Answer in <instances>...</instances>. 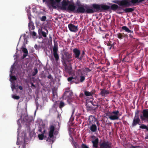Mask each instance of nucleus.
I'll list each match as a JSON object with an SVG mask.
<instances>
[{
    "label": "nucleus",
    "instance_id": "1",
    "mask_svg": "<svg viewBox=\"0 0 148 148\" xmlns=\"http://www.w3.org/2000/svg\"><path fill=\"white\" fill-rule=\"evenodd\" d=\"M93 9H90L87 5H84L77 7L75 12L77 13L82 14L86 13L87 14L93 13L95 12L98 11H101L105 10H108L110 8V6L103 4H93L92 5Z\"/></svg>",
    "mask_w": 148,
    "mask_h": 148
},
{
    "label": "nucleus",
    "instance_id": "2",
    "mask_svg": "<svg viewBox=\"0 0 148 148\" xmlns=\"http://www.w3.org/2000/svg\"><path fill=\"white\" fill-rule=\"evenodd\" d=\"M142 2L141 0H121L119 1L117 3L120 6L127 7Z\"/></svg>",
    "mask_w": 148,
    "mask_h": 148
},
{
    "label": "nucleus",
    "instance_id": "3",
    "mask_svg": "<svg viewBox=\"0 0 148 148\" xmlns=\"http://www.w3.org/2000/svg\"><path fill=\"white\" fill-rule=\"evenodd\" d=\"M62 52L61 53V58L64 62H70L72 61V60L71 59L72 56L71 52L68 51L65 49H64Z\"/></svg>",
    "mask_w": 148,
    "mask_h": 148
},
{
    "label": "nucleus",
    "instance_id": "4",
    "mask_svg": "<svg viewBox=\"0 0 148 148\" xmlns=\"http://www.w3.org/2000/svg\"><path fill=\"white\" fill-rule=\"evenodd\" d=\"M119 112L118 110L112 112L111 114L109 115V118L112 120H118L120 116L119 115Z\"/></svg>",
    "mask_w": 148,
    "mask_h": 148
},
{
    "label": "nucleus",
    "instance_id": "5",
    "mask_svg": "<svg viewBox=\"0 0 148 148\" xmlns=\"http://www.w3.org/2000/svg\"><path fill=\"white\" fill-rule=\"evenodd\" d=\"M22 117V116H21L20 119L22 123L23 124H25L27 125H28V124L32 121L33 120L32 117L29 116L27 115L25 116L23 119Z\"/></svg>",
    "mask_w": 148,
    "mask_h": 148
},
{
    "label": "nucleus",
    "instance_id": "6",
    "mask_svg": "<svg viewBox=\"0 0 148 148\" xmlns=\"http://www.w3.org/2000/svg\"><path fill=\"white\" fill-rule=\"evenodd\" d=\"M39 38H40L42 36L44 38L47 37V35L48 34V31L47 29H39L38 30Z\"/></svg>",
    "mask_w": 148,
    "mask_h": 148
},
{
    "label": "nucleus",
    "instance_id": "7",
    "mask_svg": "<svg viewBox=\"0 0 148 148\" xmlns=\"http://www.w3.org/2000/svg\"><path fill=\"white\" fill-rule=\"evenodd\" d=\"M143 115H141L140 118L142 120L148 122V110L144 109L142 112Z\"/></svg>",
    "mask_w": 148,
    "mask_h": 148
},
{
    "label": "nucleus",
    "instance_id": "8",
    "mask_svg": "<svg viewBox=\"0 0 148 148\" xmlns=\"http://www.w3.org/2000/svg\"><path fill=\"white\" fill-rule=\"evenodd\" d=\"M112 144L108 141H103L99 143L100 148H111Z\"/></svg>",
    "mask_w": 148,
    "mask_h": 148
},
{
    "label": "nucleus",
    "instance_id": "9",
    "mask_svg": "<svg viewBox=\"0 0 148 148\" xmlns=\"http://www.w3.org/2000/svg\"><path fill=\"white\" fill-rule=\"evenodd\" d=\"M140 120L139 116L135 115L133 119L131 126L132 127H133L136 126L137 125H140Z\"/></svg>",
    "mask_w": 148,
    "mask_h": 148
},
{
    "label": "nucleus",
    "instance_id": "10",
    "mask_svg": "<svg viewBox=\"0 0 148 148\" xmlns=\"http://www.w3.org/2000/svg\"><path fill=\"white\" fill-rule=\"evenodd\" d=\"M111 9L114 10H118L120 11L119 12H118L117 13L119 14H121L122 13L124 12V11H122V7L121 6H119L115 4H113L111 6Z\"/></svg>",
    "mask_w": 148,
    "mask_h": 148
},
{
    "label": "nucleus",
    "instance_id": "11",
    "mask_svg": "<svg viewBox=\"0 0 148 148\" xmlns=\"http://www.w3.org/2000/svg\"><path fill=\"white\" fill-rule=\"evenodd\" d=\"M68 27L69 30L71 32H75L78 30V26H75L72 24H69Z\"/></svg>",
    "mask_w": 148,
    "mask_h": 148
},
{
    "label": "nucleus",
    "instance_id": "12",
    "mask_svg": "<svg viewBox=\"0 0 148 148\" xmlns=\"http://www.w3.org/2000/svg\"><path fill=\"white\" fill-rule=\"evenodd\" d=\"M73 51L74 53V56L75 58H77L79 61V56L80 54V51L77 48H75L73 49Z\"/></svg>",
    "mask_w": 148,
    "mask_h": 148
},
{
    "label": "nucleus",
    "instance_id": "13",
    "mask_svg": "<svg viewBox=\"0 0 148 148\" xmlns=\"http://www.w3.org/2000/svg\"><path fill=\"white\" fill-rule=\"evenodd\" d=\"M55 129V127L53 125H50L49 127V136L50 138H53V133Z\"/></svg>",
    "mask_w": 148,
    "mask_h": 148
},
{
    "label": "nucleus",
    "instance_id": "14",
    "mask_svg": "<svg viewBox=\"0 0 148 148\" xmlns=\"http://www.w3.org/2000/svg\"><path fill=\"white\" fill-rule=\"evenodd\" d=\"M76 7L75 5V4L73 2L71 4L69 5L66 9L69 10L71 11H74L76 8Z\"/></svg>",
    "mask_w": 148,
    "mask_h": 148
},
{
    "label": "nucleus",
    "instance_id": "15",
    "mask_svg": "<svg viewBox=\"0 0 148 148\" xmlns=\"http://www.w3.org/2000/svg\"><path fill=\"white\" fill-rule=\"evenodd\" d=\"M117 38L120 40L122 39L123 38H127L128 35L127 34H125L124 33H119L117 34Z\"/></svg>",
    "mask_w": 148,
    "mask_h": 148
},
{
    "label": "nucleus",
    "instance_id": "16",
    "mask_svg": "<svg viewBox=\"0 0 148 148\" xmlns=\"http://www.w3.org/2000/svg\"><path fill=\"white\" fill-rule=\"evenodd\" d=\"M96 91L95 90H93L90 92L85 90L84 91V94L86 96H92L95 94Z\"/></svg>",
    "mask_w": 148,
    "mask_h": 148
},
{
    "label": "nucleus",
    "instance_id": "17",
    "mask_svg": "<svg viewBox=\"0 0 148 148\" xmlns=\"http://www.w3.org/2000/svg\"><path fill=\"white\" fill-rule=\"evenodd\" d=\"M101 91L99 95L102 96L104 97L109 93L108 90H106L105 89H101L100 90Z\"/></svg>",
    "mask_w": 148,
    "mask_h": 148
},
{
    "label": "nucleus",
    "instance_id": "18",
    "mask_svg": "<svg viewBox=\"0 0 148 148\" xmlns=\"http://www.w3.org/2000/svg\"><path fill=\"white\" fill-rule=\"evenodd\" d=\"M58 50H53V55L56 62L59 60V57L58 54L57 53Z\"/></svg>",
    "mask_w": 148,
    "mask_h": 148
},
{
    "label": "nucleus",
    "instance_id": "19",
    "mask_svg": "<svg viewBox=\"0 0 148 148\" xmlns=\"http://www.w3.org/2000/svg\"><path fill=\"white\" fill-rule=\"evenodd\" d=\"M93 144V146L95 148H97L98 147L99 145V139L97 138L94 140L92 141Z\"/></svg>",
    "mask_w": 148,
    "mask_h": 148
},
{
    "label": "nucleus",
    "instance_id": "20",
    "mask_svg": "<svg viewBox=\"0 0 148 148\" xmlns=\"http://www.w3.org/2000/svg\"><path fill=\"white\" fill-rule=\"evenodd\" d=\"M67 5L68 4L66 0H63L62 2L61 9L63 10H66V7Z\"/></svg>",
    "mask_w": 148,
    "mask_h": 148
},
{
    "label": "nucleus",
    "instance_id": "21",
    "mask_svg": "<svg viewBox=\"0 0 148 148\" xmlns=\"http://www.w3.org/2000/svg\"><path fill=\"white\" fill-rule=\"evenodd\" d=\"M88 119L90 124H91L95 121L97 120V119L95 118V116L92 115L89 116Z\"/></svg>",
    "mask_w": 148,
    "mask_h": 148
},
{
    "label": "nucleus",
    "instance_id": "22",
    "mask_svg": "<svg viewBox=\"0 0 148 148\" xmlns=\"http://www.w3.org/2000/svg\"><path fill=\"white\" fill-rule=\"evenodd\" d=\"M65 69L66 71L68 73H70L72 69L71 65V64H69L68 65H66L65 66Z\"/></svg>",
    "mask_w": 148,
    "mask_h": 148
},
{
    "label": "nucleus",
    "instance_id": "23",
    "mask_svg": "<svg viewBox=\"0 0 148 148\" xmlns=\"http://www.w3.org/2000/svg\"><path fill=\"white\" fill-rule=\"evenodd\" d=\"M123 30H124L125 32L128 33L133 34V31L129 29L126 26H123L121 28Z\"/></svg>",
    "mask_w": 148,
    "mask_h": 148
},
{
    "label": "nucleus",
    "instance_id": "24",
    "mask_svg": "<svg viewBox=\"0 0 148 148\" xmlns=\"http://www.w3.org/2000/svg\"><path fill=\"white\" fill-rule=\"evenodd\" d=\"M22 50L24 53L23 56V58H24L27 56L28 54V51L26 48L24 47L23 48Z\"/></svg>",
    "mask_w": 148,
    "mask_h": 148
},
{
    "label": "nucleus",
    "instance_id": "25",
    "mask_svg": "<svg viewBox=\"0 0 148 148\" xmlns=\"http://www.w3.org/2000/svg\"><path fill=\"white\" fill-rule=\"evenodd\" d=\"M28 27L29 30H34L35 29V27L34 26V23L32 21L29 22L28 24Z\"/></svg>",
    "mask_w": 148,
    "mask_h": 148
},
{
    "label": "nucleus",
    "instance_id": "26",
    "mask_svg": "<svg viewBox=\"0 0 148 148\" xmlns=\"http://www.w3.org/2000/svg\"><path fill=\"white\" fill-rule=\"evenodd\" d=\"M134 10V9L132 8H127L124 9L122 8V10L124 11L126 13L131 12L133 11Z\"/></svg>",
    "mask_w": 148,
    "mask_h": 148
},
{
    "label": "nucleus",
    "instance_id": "27",
    "mask_svg": "<svg viewBox=\"0 0 148 148\" xmlns=\"http://www.w3.org/2000/svg\"><path fill=\"white\" fill-rule=\"evenodd\" d=\"M90 130L92 132H95L97 130V126L95 124H92L90 127Z\"/></svg>",
    "mask_w": 148,
    "mask_h": 148
},
{
    "label": "nucleus",
    "instance_id": "28",
    "mask_svg": "<svg viewBox=\"0 0 148 148\" xmlns=\"http://www.w3.org/2000/svg\"><path fill=\"white\" fill-rule=\"evenodd\" d=\"M54 45L53 48V50H58V44L55 40H53Z\"/></svg>",
    "mask_w": 148,
    "mask_h": 148
},
{
    "label": "nucleus",
    "instance_id": "29",
    "mask_svg": "<svg viewBox=\"0 0 148 148\" xmlns=\"http://www.w3.org/2000/svg\"><path fill=\"white\" fill-rule=\"evenodd\" d=\"M45 132V130L43 131V133L41 134H39L38 135V137L40 140H42L44 138V134Z\"/></svg>",
    "mask_w": 148,
    "mask_h": 148
},
{
    "label": "nucleus",
    "instance_id": "30",
    "mask_svg": "<svg viewBox=\"0 0 148 148\" xmlns=\"http://www.w3.org/2000/svg\"><path fill=\"white\" fill-rule=\"evenodd\" d=\"M65 104L63 101H60V102L59 105V108L60 109H62V108L65 106Z\"/></svg>",
    "mask_w": 148,
    "mask_h": 148
},
{
    "label": "nucleus",
    "instance_id": "31",
    "mask_svg": "<svg viewBox=\"0 0 148 148\" xmlns=\"http://www.w3.org/2000/svg\"><path fill=\"white\" fill-rule=\"evenodd\" d=\"M140 128L142 129H145L147 130H148V127L146 126L144 124L141 125L139 127Z\"/></svg>",
    "mask_w": 148,
    "mask_h": 148
},
{
    "label": "nucleus",
    "instance_id": "32",
    "mask_svg": "<svg viewBox=\"0 0 148 148\" xmlns=\"http://www.w3.org/2000/svg\"><path fill=\"white\" fill-rule=\"evenodd\" d=\"M34 71L33 72L32 74V76H35L38 72V70L36 68H34Z\"/></svg>",
    "mask_w": 148,
    "mask_h": 148
},
{
    "label": "nucleus",
    "instance_id": "33",
    "mask_svg": "<svg viewBox=\"0 0 148 148\" xmlns=\"http://www.w3.org/2000/svg\"><path fill=\"white\" fill-rule=\"evenodd\" d=\"M67 93H69L70 95V92L69 91H66L64 93L63 95L62 96L63 99H66V95Z\"/></svg>",
    "mask_w": 148,
    "mask_h": 148
},
{
    "label": "nucleus",
    "instance_id": "34",
    "mask_svg": "<svg viewBox=\"0 0 148 148\" xmlns=\"http://www.w3.org/2000/svg\"><path fill=\"white\" fill-rule=\"evenodd\" d=\"M85 56V51H82L81 54V56H80L79 61H82L83 58Z\"/></svg>",
    "mask_w": 148,
    "mask_h": 148
},
{
    "label": "nucleus",
    "instance_id": "35",
    "mask_svg": "<svg viewBox=\"0 0 148 148\" xmlns=\"http://www.w3.org/2000/svg\"><path fill=\"white\" fill-rule=\"evenodd\" d=\"M80 77V82H83L85 80V77L83 75H81Z\"/></svg>",
    "mask_w": 148,
    "mask_h": 148
},
{
    "label": "nucleus",
    "instance_id": "36",
    "mask_svg": "<svg viewBox=\"0 0 148 148\" xmlns=\"http://www.w3.org/2000/svg\"><path fill=\"white\" fill-rule=\"evenodd\" d=\"M87 110H88L91 111L95 110V108H94L93 107L90 106H89L88 105H87Z\"/></svg>",
    "mask_w": 148,
    "mask_h": 148
},
{
    "label": "nucleus",
    "instance_id": "37",
    "mask_svg": "<svg viewBox=\"0 0 148 148\" xmlns=\"http://www.w3.org/2000/svg\"><path fill=\"white\" fill-rule=\"evenodd\" d=\"M32 35L33 37L34 38H36L37 37V34L34 31L32 32Z\"/></svg>",
    "mask_w": 148,
    "mask_h": 148
},
{
    "label": "nucleus",
    "instance_id": "38",
    "mask_svg": "<svg viewBox=\"0 0 148 148\" xmlns=\"http://www.w3.org/2000/svg\"><path fill=\"white\" fill-rule=\"evenodd\" d=\"M76 4L78 7L82 5L81 2L79 0H77L76 2Z\"/></svg>",
    "mask_w": 148,
    "mask_h": 148
},
{
    "label": "nucleus",
    "instance_id": "39",
    "mask_svg": "<svg viewBox=\"0 0 148 148\" xmlns=\"http://www.w3.org/2000/svg\"><path fill=\"white\" fill-rule=\"evenodd\" d=\"M75 78L73 77H69L67 78V80L69 82H73V79H74Z\"/></svg>",
    "mask_w": 148,
    "mask_h": 148
},
{
    "label": "nucleus",
    "instance_id": "40",
    "mask_svg": "<svg viewBox=\"0 0 148 148\" xmlns=\"http://www.w3.org/2000/svg\"><path fill=\"white\" fill-rule=\"evenodd\" d=\"M10 79L11 81H14L16 79V78L15 76H10Z\"/></svg>",
    "mask_w": 148,
    "mask_h": 148
},
{
    "label": "nucleus",
    "instance_id": "41",
    "mask_svg": "<svg viewBox=\"0 0 148 148\" xmlns=\"http://www.w3.org/2000/svg\"><path fill=\"white\" fill-rule=\"evenodd\" d=\"M47 17L45 16H43L40 18V20L42 21H46Z\"/></svg>",
    "mask_w": 148,
    "mask_h": 148
},
{
    "label": "nucleus",
    "instance_id": "42",
    "mask_svg": "<svg viewBox=\"0 0 148 148\" xmlns=\"http://www.w3.org/2000/svg\"><path fill=\"white\" fill-rule=\"evenodd\" d=\"M12 97L13 99L17 100L18 99L20 98V97L19 96L15 95H13L12 96Z\"/></svg>",
    "mask_w": 148,
    "mask_h": 148
},
{
    "label": "nucleus",
    "instance_id": "43",
    "mask_svg": "<svg viewBox=\"0 0 148 148\" xmlns=\"http://www.w3.org/2000/svg\"><path fill=\"white\" fill-rule=\"evenodd\" d=\"M51 138H50V137H48L47 138V140L46 141L47 142H48L49 143H51V142H52V143H53V141L51 139Z\"/></svg>",
    "mask_w": 148,
    "mask_h": 148
},
{
    "label": "nucleus",
    "instance_id": "44",
    "mask_svg": "<svg viewBox=\"0 0 148 148\" xmlns=\"http://www.w3.org/2000/svg\"><path fill=\"white\" fill-rule=\"evenodd\" d=\"M92 104L93 105V106H96V107L95 108V109L97 108L98 107V105L96 103H94L93 102H92Z\"/></svg>",
    "mask_w": 148,
    "mask_h": 148
},
{
    "label": "nucleus",
    "instance_id": "45",
    "mask_svg": "<svg viewBox=\"0 0 148 148\" xmlns=\"http://www.w3.org/2000/svg\"><path fill=\"white\" fill-rule=\"evenodd\" d=\"M11 88L12 89V90L13 91L14 89H16V86H15V83H13L12 84V85L11 87Z\"/></svg>",
    "mask_w": 148,
    "mask_h": 148
},
{
    "label": "nucleus",
    "instance_id": "46",
    "mask_svg": "<svg viewBox=\"0 0 148 148\" xmlns=\"http://www.w3.org/2000/svg\"><path fill=\"white\" fill-rule=\"evenodd\" d=\"M74 148H80L79 145L76 143L74 144Z\"/></svg>",
    "mask_w": 148,
    "mask_h": 148
},
{
    "label": "nucleus",
    "instance_id": "47",
    "mask_svg": "<svg viewBox=\"0 0 148 148\" xmlns=\"http://www.w3.org/2000/svg\"><path fill=\"white\" fill-rule=\"evenodd\" d=\"M117 85L118 86V87L120 88L121 86V84H120V80L119 79H118V82L117 84Z\"/></svg>",
    "mask_w": 148,
    "mask_h": 148
},
{
    "label": "nucleus",
    "instance_id": "48",
    "mask_svg": "<svg viewBox=\"0 0 148 148\" xmlns=\"http://www.w3.org/2000/svg\"><path fill=\"white\" fill-rule=\"evenodd\" d=\"M47 78L49 79H51L52 78L51 75V74L47 76Z\"/></svg>",
    "mask_w": 148,
    "mask_h": 148
},
{
    "label": "nucleus",
    "instance_id": "49",
    "mask_svg": "<svg viewBox=\"0 0 148 148\" xmlns=\"http://www.w3.org/2000/svg\"><path fill=\"white\" fill-rule=\"evenodd\" d=\"M95 121L96 122V124L97 125V126L98 127L100 125V124L99 123V121H98L97 119V120Z\"/></svg>",
    "mask_w": 148,
    "mask_h": 148
},
{
    "label": "nucleus",
    "instance_id": "50",
    "mask_svg": "<svg viewBox=\"0 0 148 148\" xmlns=\"http://www.w3.org/2000/svg\"><path fill=\"white\" fill-rule=\"evenodd\" d=\"M132 34H129V36L130 38H133V36Z\"/></svg>",
    "mask_w": 148,
    "mask_h": 148
},
{
    "label": "nucleus",
    "instance_id": "51",
    "mask_svg": "<svg viewBox=\"0 0 148 148\" xmlns=\"http://www.w3.org/2000/svg\"><path fill=\"white\" fill-rule=\"evenodd\" d=\"M114 47V45H112V46H109V47H108V49L109 50H110L112 49V47H113V48Z\"/></svg>",
    "mask_w": 148,
    "mask_h": 148
},
{
    "label": "nucleus",
    "instance_id": "52",
    "mask_svg": "<svg viewBox=\"0 0 148 148\" xmlns=\"http://www.w3.org/2000/svg\"><path fill=\"white\" fill-rule=\"evenodd\" d=\"M50 1H51V4H55V3L54 1V0H50Z\"/></svg>",
    "mask_w": 148,
    "mask_h": 148
},
{
    "label": "nucleus",
    "instance_id": "53",
    "mask_svg": "<svg viewBox=\"0 0 148 148\" xmlns=\"http://www.w3.org/2000/svg\"><path fill=\"white\" fill-rule=\"evenodd\" d=\"M139 113V111L138 110L137 111V112H136L135 115L136 116H138V114Z\"/></svg>",
    "mask_w": 148,
    "mask_h": 148
},
{
    "label": "nucleus",
    "instance_id": "54",
    "mask_svg": "<svg viewBox=\"0 0 148 148\" xmlns=\"http://www.w3.org/2000/svg\"><path fill=\"white\" fill-rule=\"evenodd\" d=\"M66 2L67 3L68 5L69 4L72 3H71V1H69L68 0H66Z\"/></svg>",
    "mask_w": 148,
    "mask_h": 148
},
{
    "label": "nucleus",
    "instance_id": "55",
    "mask_svg": "<svg viewBox=\"0 0 148 148\" xmlns=\"http://www.w3.org/2000/svg\"><path fill=\"white\" fill-rule=\"evenodd\" d=\"M85 69L86 71H88L90 72L91 71L90 69L88 68H86Z\"/></svg>",
    "mask_w": 148,
    "mask_h": 148
},
{
    "label": "nucleus",
    "instance_id": "56",
    "mask_svg": "<svg viewBox=\"0 0 148 148\" xmlns=\"http://www.w3.org/2000/svg\"><path fill=\"white\" fill-rule=\"evenodd\" d=\"M13 70V66H12V67H11V69L10 70V72H11V73H12Z\"/></svg>",
    "mask_w": 148,
    "mask_h": 148
},
{
    "label": "nucleus",
    "instance_id": "57",
    "mask_svg": "<svg viewBox=\"0 0 148 148\" xmlns=\"http://www.w3.org/2000/svg\"><path fill=\"white\" fill-rule=\"evenodd\" d=\"M107 46H108V47L110 46H112V45H113V44H110V43H108H108H107Z\"/></svg>",
    "mask_w": 148,
    "mask_h": 148
},
{
    "label": "nucleus",
    "instance_id": "58",
    "mask_svg": "<svg viewBox=\"0 0 148 148\" xmlns=\"http://www.w3.org/2000/svg\"><path fill=\"white\" fill-rule=\"evenodd\" d=\"M18 88L21 90L23 89L22 87L21 86H19Z\"/></svg>",
    "mask_w": 148,
    "mask_h": 148
},
{
    "label": "nucleus",
    "instance_id": "59",
    "mask_svg": "<svg viewBox=\"0 0 148 148\" xmlns=\"http://www.w3.org/2000/svg\"><path fill=\"white\" fill-rule=\"evenodd\" d=\"M61 1V0H55L56 2L57 3L60 2Z\"/></svg>",
    "mask_w": 148,
    "mask_h": 148
},
{
    "label": "nucleus",
    "instance_id": "60",
    "mask_svg": "<svg viewBox=\"0 0 148 148\" xmlns=\"http://www.w3.org/2000/svg\"><path fill=\"white\" fill-rule=\"evenodd\" d=\"M31 84L32 86H33L34 87H35V85L32 82L31 83Z\"/></svg>",
    "mask_w": 148,
    "mask_h": 148
},
{
    "label": "nucleus",
    "instance_id": "61",
    "mask_svg": "<svg viewBox=\"0 0 148 148\" xmlns=\"http://www.w3.org/2000/svg\"><path fill=\"white\" fill-rule=\"evenodd\" d=\"M145 139H148V134L146 135V136L145 138Z\"/></svg>",
    "mask_w": 148,
    "mask_h": 148
},
{
    "label": "nucleus",
    "instance_id": "62",
    "mask_svg": "<svg viewBox=\"0 0 148 148\" xmlns=\"http://www.w3.org/2000/svg\"><path fill=\"white\" fill-rule=\"evenodd\" d=\"M28 18L29 19V22L32 21H31V18L30 16H28Z\"/></svg>",
    "mask_w": 148,
    "mask_h": 148
},
{
    "label": "nucleus",
    "instance_id": "63",
    "mask_svg": "<svg viewBox=\"0 0 148 148\" xmlns=\"http://www.w3.org/2000/svg\"><path fill=\"white\" fill-rule=\"evenodd\" d=\"M36 106L37 109H38V106H39V104L38 103H36Z\"/></svg>",
    "mask_w": 148,
    "mask_h": 148
},
{
    "label": "nucleus",
    "instance_id": "64",
    "mask_svg": "<svg viewBox=\"0 0 148 148\" xmlns=\"http://www.w3.org/2000/svg\"><path fill=\"white\" fill-rule=\"evenodd\" d=\"M35 48L36 49L37 47V46L36 45H35L34 46Z\"/></svg>",
    "mask_w": 148,
    "mask_h": 148
}]
</instances>
